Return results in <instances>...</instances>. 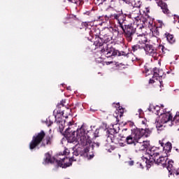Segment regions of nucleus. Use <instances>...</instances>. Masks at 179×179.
Returning a JSON list of instances; mask_svg holds the SVG:
<instances>
[{
  "mask_svg": "<svg viewBox=\"0 0 179 179\" xmlns=\"http://www.w3.org/2000/svg\"><path fill=\"white\" fill-rule=\"evenodd\" d=\"M99 34H95V41H94V45L99 47L100 53L101 57H106V58H110V57H115L118 54V50H115L113 45L107 44L113 40V36L111 35V31L110 28H106L105 29L100 31L98 29Z\"/></svg>",
  "mask_w": 179,
  "mask_h": 179,
  "instance_id": "1",
  "label": "nucleus"
},
{
  "mask_svg": "<svg viewBox=\"0 0 179 179\" xmlns=\"http://www.w3.org/2000/svg\"><path fill=\"white\" fill-rule=\"evenodd\" d=\"M109 19L110 20H116L118 27L122 29L124 38L127 40V43H132V41H138L139 36L136 34V28L132 26V24H127V15H124L122 13H111L109 15Z\"/></svg>",
  "mask_w": 179,
  "mask_h": 179,
  "instance_id": "2",
  "label": "nucleus"
},
{
  "mask_svg": "<svg viewBox=\"0 0 179 179\" xmlns=\"http://www.w3.org/2000/svg\"><path fill=\"white\" fill-rule=\"evenodd\" d=\"M77 142L79 146H84V152L89 153L92 145V139H96L94 137V131L89 130L86 132V127L82 125L79 130H77Z\"/></svg>",
  "mask_w": 179,
  "mask_h": 179,
  "instance_id": "3",
  "label": "nucleus"
},
{
  "mask_svg": "<svg viewBox=\"0 0 179 179\" xmlns=\"http://www.w3.org/2000/svg\"><path fill=\"white\" fill-rule=\"evenodd\" d=\"M52 137L48 136L45 137V132L41 130L39 133L35 134L32 140L29 143L30 150L34 149H40V148H45L48 145H51Z\"/></svg>",
  "mask_w": 179,
  "mask_h": 179,
  "instance_id": "4",
  "label": "nucleus"
},
{
  "mask_svg": "<svg viewBox=\"0 0 179 179\" xmlns=\"http://www.w3.org/2000/svg\"><path fill=\"white\" fill-rule=\"evenodd\" d=\"M152 129L150 128H133L131 129V134L126 138V142L127 145H134V146H135V144L138 141H140L141 138H143V136L149 138V136L152 135Z\"/></svg>",
  "mask_w": 179,
  "mask_h": 179,
  "instance_id": "5",
  "label": "nucleus"
},
{
  "mask_svg": "<svg viewBox=\"0 0 179 179\" xmlns=\"http://www.w3.org/2000/svg\"><path fill=\"white\" fill-rule=\"evenodd\" d=\"M121 135L117 133V130L115 129H109L106 131V142L107 143H115V145H117L120 143L121 141H122V138Z\"/></svg>",
  "mask_w": 179,
  "mask_h": 179,
  "instance_id": "6",
  "label": "nucleus"
},
{
  "mask_svg": "<svg viewBox=\"0 0 179 179\" xmlns=\"http://www.w3.org/2000/svg\"><path fill=\"white\" fill-rule=\"evenodd\" d=\"M68 143H73V142H78V131L79 129H76V124L75 122L70 121L68 123Z\"/></svg>",
  "mask_w": 179,
  "mask_h": 179,
  "instance_id": "7",
  "label": "nucleus"
},
{
  "mask_svg": "<svg viewBox=\"0 0 179 179\" xmlns=\"http://www.w3.org/2000/svg\"><path fill=\"white\" fill-rule=\"evenodd\" d=\"M145 164L148 167L152 166L154 163H155V164H157L158 166H162V167H167V160H169L167 157H162L159 155L156 158L148 159L147 157H145Z\"/></svg>",
  "mask_w": 179,
  "mask_h": 179,
  "instance_id": "8",
  "label": "nucleus"
},
{
  "mask_svg": "<svg viewBox=\"0 0 179 179\" xmlns=\"http://www.w3.org/2000/svg\"><path fill=\"white\" fill-rule=\"evenodd\" d=\"M45 162L46 163H50V164L56 163L59 167H62V169H66L68 167V163H65V157L57 159L52 157L48 152L45 155Z\"/></svg>",
  "mask_w": 179,
  "mask_h": 179,
  "instance_id": "9",
  "label": "nucleus"
},
{
  "mask_svg": "<svg viewBox=\"0 0 179 179\" xmlns=\"http://www.w3.org/2000/svg\"><path fill=\"white\" fill-rule=\"evenodd\" d=\"M129 16L130 18L134 21V23L139 27V29H142V27H143V24H142V15H141V8H133ZM141 24L142 25L140 26Z\"/></svg>",
  "mask_w": 179,
  "mask_h": 179,
  "instance_id": "10",
  "label": "nucleus"
},
{
  "mask_svg": "<svg viewBox=\"0 0 179 179\" xmlns=\"http://www.w3.org/2000/svg\"><path fill=\"white\" fill-rule=\"evenodd\" d=\"M146 43H148V40L143 41V45L141 46L143 50H144L145 52V54L147 55H150L154 58L157 57V49H156L153 45H150Z\"/></svg>",
  "mask_w": 179,
  "mask_h": 179,
  "instance_id": "11",
  "label": "nucleus"
},
{
  "mask_svg": "<svg viewBox=\"0 0 179 179\" xmlns=\"http://www.w3.org/2000/svg\"><path fill=\"white\" fill-rule=\"evenodd\" d=\"M159 118L160 120H159V122L157 124V128H159V129L164 127V124H167V122H173V115L170 112L161 113Z\"/></svg>",
  "mask_w": 179,
  "mask_h": 179,
  "instance_id": "12",
  "label": "nucleus"
},
{
  "mask_svg": "<svg viewBox=\"0 0 179 179\" xmlns=\"http://www.w3.org/2000/svg\"><path fill=\"white\" fill-rule=\"evenodd\" d=\"M150 148V141H143L141 142L137 141L134 145V149L136 152H141V150H148Z\"/></svg>",
  "mask_w": 179,
  "mask_h": 179,
  "instance_id": "13",
  "label": "nucleus"
},
{
  "mask_svg": "<svg viewBox=\"0 0 179 179\" xmlns=\"http://www.w3.org/2000/svg\"><path fill=\"white\" fill-rule=\"evenodd\" d=\"M149 155V159H156L157 157L160 156L159 149L156 147H150L147 150Z\"/></svg>",
  "mask_w": 179,
  "mask_h": 179,
  "instance_id": "14",
  "label": "nucleus"
},
{
  "mask_svg": "<svg viewBox=\"0 0 179 179\" xmlns=\"http://www.w3.org/2000/svg\"><path fill=\"white\" fill-rule=\"evenodd\" d=\"M155 1L157 2L158 6H160L164 13L169 14L170 13L167 3L163 2L162 0H155Z\"/></svg>",
  "mask_w": 179,
  "mask_h": 179,
  "instance_id": "15",
  "label": "nucleus"
},
{
  "mask_svg": "<svg viewBox=\"0 0 179 179\" xmlns=\"http://www.w3.org/2000/svg\"><path fill=\"white\" fill-rule=\"evenodd\" d=\"M159 145H161V146L163 148L164 150H165V152H167L168 153L171 152V149H173V145H171V143L170 142H167L166 143H164L163 142V141H159Z\"/></svg>",
  "mask_w": 179,
  "mask_h": 179,
  "instance_id": "16",
  "label": "nucleus"
},
{
  "mask_svg": "<svg viewBox=\"0 0 179 179\" xmlns=\"http://www.w3.org/2000/svg\"><path fill=\"white\" fill-rule=\"evenodd\" d=\"M165 37L166 38V40L169 44H174L176 43V38H174V35L166 32L165 33Z\"/></svg>",
  "mask_w": 179,
  "mask_h": 179,
  "instance_id": "17",
  "label": "nucleus"
},
{
  "mask_svg": "<svg viewBox=\"0 0 179 179\" xmlns=\"http://www.w3.org/2000/svg\"><path fill=\"white\" fill-rule=\"evenodd\" d=\"M70 150L73 152V155L74 156H79V153H80V147H79V145H76V146L73 148H70Z\"/></svg>",
  "mask_w": 179,
  "mask_h": 179,
  "instance_id": "18",
  "label": "nucleus"
},
{
  "mask_svg": "<svg viewBox=\"0 0 179 179\" xmlns=\"http://www.w3.org/2000/svg\"><path fill=\"white\" fill-rule=\"evenodd\" d=\"M132 5H134L133 8H139L141 9V6L142 5V2H141V0H133L131 1Z\"/></svg>",
  "mask_w": 179,
  "mask_h": 179,
  "instance_id": "19",
  "label": "nucleus"
},
{
  "mask_svg": "<svg viewBox=\"0 0 179 179\" xmlns=\"http://www.w3.org/2000/svg\"><path fill=\"white\" fill-rule=\"evenodd\" d=\"M142 23H146V24H148V27L150 26V27H153V20H150V17H148V19L143 20Z\"/></svg>",
  "mask_w": 179,
  "mask_h": 179,
  "instance_id": "20",
  "label": "nucleus"
},
{
  "mask_svg": "<svg viewBox=\"0 0 179 179\" xmlns=\"http://www.w3.org/2000/svg\"><path fill=\"white\" fill-rule=\"evenodd\" d=\"M109 30L110 31V36H113V34H114L115 36H118L120 34V31L118 28L111 27L110 29H109Z\"/></svg>",
  "mask_w": 179,
  "mask_h": 179,
  "instance_id": "21",
  "label": "nucleus"
},
{
  "mask_svg": "<svg viewBox=\"0 0 179 179\" xmlns=\"http://www.w3.org/2000/svg\"><path fill=\"white\" fill-rule=\"evenodd\" d=\"M158 50H159V52H162V54H166V52H169V50L164 47L163 45H159Z\"/></svg>",
  "mask_w": 179,
  "mask_h": 179,
  "instance_id": "22",
  "label": "nucleus"
},
{
  "mask_svg": "<svg viewBox=\"0 0 179 179\" xmlns=\"http://www.w3.org/2000/svg\"><path fill=\"white\" fill-rule=\"evenodd\" d=\"M151 31L155 37L160 36V31H159V28L157 27H156L155 28H152Z\"/></svg>",
  "mask_w": 179,
  "mask_h": 179,
  "instance_id": "23",
  "label": "nucleus"
},
{
  "mask_svg": "<svg viewBox=\"0 0 179 179\" xmlns=\"http://www.w3.org/2000/svg\"><path fill=\"white\" fill-rule=\"evenodd\" d=\"M153 72V76L152 78H162V76L160 75L159 69L158 68H155L152 70Z\"/></svg>",
  "mask_w": 179,
  "mask_h": 179,
  "instance_id": "24",
  "label": "nucleus"
},
{
  "mask_svg": "<svg viewBox=\"0 0 179 179\" xmlns=\"http://www.w3.org/2000/svg\"><path fill=\"white\" fill-rule=\"evenodd\" d=\"M63 136H64L62 139V145H64V142H66V141H68V129H65V131L62 133Z\"/></svg>",
  "mask_w": 179,
  "mask_h": 179,
  "instance_id": "25",
  "label": "nucleus"
},
{
  "mask_svg": "<svg viewBox=\"0 0 179 179\" xmlns=\"http://www.w3.org/2000/svg\"><path fill=\"white\" fill-rule=\"evenodd\" d=\"M138 50H143V48H142V46H141L138 44L134 45L131 46V51H133V52H135L136 51H138Z\"/></svg>",
  "mask_w": 179,
  "mask_h": 179,
  "instance_id": "26",
  "label": "nucleus"
},
{
  "mask_svg": "<svg viewBox=\"0 0 179 179\" xmlns=\"http://www.w3.org/2000/svg\"><path fill=\"white\" fill-rule=\"evenodd\" d=\"M107 1L108 3L111 5V6H116L118 0H103V2Z\"/></svg>",
  "mask_w": 179,
  "mask_h": 179,
  "instance_id": "27",
  "label": "nucleus"
},
{
  "mask_svg": "<svg viewBox=\"0 0 179 179\" xmlns=\"http://www.w3.org/2000/svg\"><path fill=\"white\" fill-rule=\"evenodd\" d=\"M117 55H119V56L122 55L123 57H127L128 58V55H129V53H127L125 52H120L117 50Z\"/></svg>",
  "mask_w": 179,
  "mask_h": 179,
  "instance_id": "28",
  "label": "nucleus"
},
{
  "mask_svg": "<svg viewBox=\"0 0 179 179\" xmlns=\"http://www.w3.org/2000/svg\"><path fill=\"white\" fill-rule=\"evenodd\" d=\"M89 36H87V38L90 41H92L93 40V37L94 36V34H93V32L92 31H90L89 32Z\"/></svg>",
  "mask_w": 179,
  "mask_h": 179,
  "instance_id": "29",
  "label": "nucleus"
},
{
  "mask_svg": "<svg viewBox=\"0 0 179 179\" xmlns=\"http://www.w3.org/2000/svg\"><path fill=\"white\" fill-rule=\"evenodd\" d=\"M72 162H76V159H74L73 157L69 159L68 167H71V166H72Z\"/></svg>",
  "mask_w": 179,
  "mask_h": 179,
  "instance_id": "30",
  "label": "nucleus"
},
{
  "mask_svg": "<svg viewBox=\"0 0 179 179\" xmlns=\"http://www.w3.org/2000/svg\"><path fill=\"white\" fill-rule=\"evenodd\" d=\"M117 105L119 106V110L120 113V117H122V115L124 114V108H122V107L120 106V103H118Z\"/></svg>",
  "mask_w": 179,
  "mask_h": 179,
  "instance_id": "31",
  "label": "nucleus"
},
{
  "mask_svg": "<svg viewBox=\"0 0 179 179\" xmlns=\"http://www.w3.org/2000/svg\"><path fill=\"white\" fill-rule=\"evenodd\" d=\"M104 19V16H97L96 18L94 19V21L96 22H101Z\"/></svg>",
  "mask_w": 179,
  "mask_h": 179,
  "instance_id": "32",
  "label": "nucleus"
},
{
  "mask_svg": "<svg viewBox=\"0 0 179 179\" xmlns=\"http://www.w3.org/2000/svg\"><path fill=\"white\" fill-rule=\"evenodd\" d=\"M59 131L61 132V134H62V132H64V128H65L64 127V124H62V122H59Z\"/></svg>",
  "mask_w": 179,
  "mask_h": 179,
  "instance_id": "33",
  "label": "nucleus"
},
{
  "mask_svg": "<svg viewBox=\"0 0 179 179\" xmlns=\"http://www.w3.org/2000/svg\"><path fill=\"white\" fill-rule=\"evenodd\" d=\"M96 146V148H99L100 147V143H94V144H92L90 148H92V149H94V147Z\"/></svg>",
  "mask_w": 179,
  "mask_h": 179,
  "instance_id": "34",
  "label": "nucleus"
},
{
  "mask_svg": "<svg viewBox=\"0 0 179 179\" xmlns=\"http://www.w3.org/2000/svg\"><path fill=\"white\" fill-rule=\"evenodd\" d=\"M65 103V101L62 100L60 103L57 104V108L59 109L62 107H64V103Z\"/></svg>",
  "mask_w": 179,
  "mask_h": 179,
  "instance_id": "35",
  "label": "nucleus"
},
{
  "mask_svg": "<svg viewBox=\"0 0 179 179\" xmlns=\"http://www.w3.org/2000/svg\"><path fill=\"white\" fill-rule=\"evenodd\" d=\"M157 27L158 29H162V27H163V22L161 20H158V24H157Z\"/></svg>",
  "mask_w": 179,
  "mask_h": 179,
  "instance_id": "36",
  "label": "nucleus"
},
{
  "mask_svg": "<svg viewBox=\"0 0 179 179\" xmlns=\"http://www.w3.org/2000/svg\"><path fill=\"white\" fill-rule=\"evenodd\" d=\"M94 136L96 139V138H99V129H96L95 131H94Z\"/></svg>",
  "mask_w": 179,
  "mask_h": 179,
  "instance_id": "37",
  "label": "nucleus"
},
{
  "mask_svg": "<svg viewBox=\"0 0 179 179\" xmlns=\"http://www.w3.org/2000/svg\"><path fill=\"white\" fill-rule=\"evenodd\" d=\"M137 167L139 169H145V166L141 164V162H137Z\"/></svg>",
  "mask_w": 179,
  "mask_h": 179,
  "instance_id": "38",
  "label": "nucleus"
},
{
  "mask_svg": "<svg viewBox=\"0 0 179 179\" xmlns=\"http://www.w3.org/2000/svg\"><path fill=\"white\" fill-rule=\"evenodd\" d=\"M129 125L134 128V127H135V123H134V122H129Z\"/></svg>",
  "mask_w": 179,
  "mask_h": 179,
  "instance_id": "39",
  "label": "nucleus"
},
{
  "mask_svg": "<svg viewBox=\"0 0 179 179\" xmlns=\"http://www.w3.org/2000/svg\"><path fill=\"white\" fill-rule=\"evenodd\" d=\"M134 164L135 162L132 160L128 162L129 166H134Z\"/></svg>",
  "mask_w": 179,
  "mask_h": 179,
  "instance_id": "40",
  "label": "nucleus"
},
{
  "mask_svg": "<svg viewBox=\"0 0 179 179\" xmlns=\"http://www.w3.org/2000/svg\"><path fill=\"white\" fill-rule=\"evenodd\" d=\"M147 122H148V120H146V119H143L141 121V123L143 124V125H146Z\"/></svg>",
  "mask_w": 179,
  "mask_h": 179,
  "instance_id": "41",
  "label": "nucleus"
},
{
  "mask_svg": "<svg viewBox=\"0 0 179 179\" xmlns=\"http://www.w3.org/2000/svg\"><path fill=\"white\" fill-rule=\"evenodd\" d=\"M59 113L62 114V117H65L66 118H68V116H64V110H59Z\"/></svg>",
  "mask_w": 179,
  "mask_h": 179,
  "instance_id": "42",
  "label": "nucleus"
},
{
  "mask_svg": "<svg viewBox=\"0 0 179 179\" xmlns=\"http://www.w3.org/2000/svg\"><path fill=\"white\" fill-rule=\"evenodd\" d=\"M64 155H66V149H65V150L63 152V154H62V152H61L59 154V156H64Z\"/></svg>",
  "mask_w": 179,
  "mask_h": 179,
  "instance_id": "43",
  "label": "nucleus"
},
{
  "mask_svg": "<svg viewBox=\"0 0 179 179\" xmlns=\"http://www.w3.org/2000/svg\"><path fill=\"white\" fill-rule=\"evenodd\" d=\"M83 1V0H81ZM69 2H72V3H76V0H69Z\"/></svg>",
  "mask_w": 179,
  "mask_h": 179,
  "instance_id": "44",
  "label": "nucleus"
},
{
  "mask_svg": "<svg viewBox=\"0 0 179 179\" xmlns=\"http://www.w3.org/2000/svg\"><path fill=\"white\" fill-rule=\"evenodd\" d=\"M83 25L85 27H87V26H89V24L88 22H83Z\"/></svg>",
  "mask_w": 179,
  "mask_h": 179,
  "instance_id": "45",
  "label": "nucleus"
},
{
  "mask_svg": "<svg viewBox=\"0 0 179 179\" xmlns=\"http://www.w3.org/2000/svg\"><path fill=\"white\" fill-rule=\"evenodd\" d=\"M149 83H155V80L150 79Z\"/></svg>",
  "mask_w": 179,
  "mask_h": 179,
  "instance_id": "46",
  "label": "nucleus"
},
{
  "mask_svg": "<svg viewBox=\"0 0 179 179\" xmlns=\"http://www.w3.org/2000/svg\"><path fill=\"white\" fill-rule=\"evenodd\" d=\"M138 113H139V115H141V114L143 113V110H142V109H138Z\"/></svg>",
  "mask_w": 179,
  "mask_h": 179,
  "instance_id": "47",
  "label": "nucleus"
},
{
  "mask_svg": "<svg viewBox=\"0 0 179 179\" xmlns=\"http://www.w3.org/2000/svg\"><path fill=\"white\" fill-rule=\"evenodd\" d=\"M160 87H163V81L159 80Z\"/></svg>",
  "mask_w": 179,
  "mask_h": 179,
  "instance_id": "48",
  "label": "nucleus"
},
{
  "mask_svg": "<svg viewBox=\"0 0 179 179\" xmlns=\"http://www.w3.org/2000/svg\"><path fill=\"white\" fill-rule=\"evenodd\" d=\"M173 120H177L178 121V120H179V116L176 115V116L174 117Z\"/></svg>",
  "mask_w": 179,
  "mask_h": 179,
  "instance_id": "49",
  "label": "nucleus"
},
{
  "mask_svg": "<svg viewBox=\"0 0 179 179\" xmlns=\"http://www.w3.org/2000/svg\"><path fill=\"white\" fill-rule=\"evenodd\" d=\"M52 124H54V122L50 121V124H49L48 126L51 127V125H52Z\"/></svg>",
  "mask_w": 179,
  "mask_h": 179,
  "instance_id": "50",
  "label": "nucleus"
},
{
  "mask_svg": "<svg viewBox=\"0 0 179 179\" xmlns=\"http://www.w3.org/2000/svg\"><path fill=\"white\" fill-rule=\"evenodd\" d=\"M69 23H71V16L69 17Z\"/></svg>",
  "mask_w": 179,
  "mask_h": 179,
  "instance_id": "51",
  "label": "nucleus"
},
{
  "mask_svg": "<svg viewBox=\"0 0 179 179\" xmlns=\"http://www.w3.org/2000/svg\"><path fill=\"white\" fill-rule=\"evenodd\" d=\"M157 114L159 115V109H157Z\"/></svg>",
  "mask_w": 179,
  "mask_h": 179,
  "instance_id": "52",
  "label": "nucleus"
},
{
  "mask_svg": "<svg viewBox=\"0 0 179 179\" xmlns=\"http://www.w3.org/2000/svg\"><path fill=\"white\" fill-rule=\"evenodd\" d=\"M68 110H70L71 113H72V108H68Z\"/></svg>",
  "mask_w": 179,
  "mask_h": 179,
  "instance_id": "53",
  "label": "nucleus"
},
{
  "mask_svg": "<svg viewBox=\"0 0 179 179\" xmlns=\"http://www.w3.org/2000/svg\"><path fill=\"white\" fill-rule=\"evenodd\" d=\"M69 155H71V150L69 151L68 152V155L69 156Z\"/></svg>",
  "mask_w": 179,
  "mask_h": 179,
  "instance_id": "54",
  "label": "nucleus"
},
{
  "mask_svg": "<svg viewBox=\"0 0 179 179\" xmlns=\"http://www.w3.org/2000/svg\"><path fill=\"white\" fill-rule=\"evenodd\" d=\"M70 89H71V87H68V90H70Z\"/></svg>",
  "mask_w": 179,
  "mask_h": 179,
  "instance_id": "55",
  "label": "nucleus"
},
{
  "mask_svg": "<svg viewBox=\"0 0 179 179\" xmlns=\"http://www.w3.org/2000/svg\"><path fill=\"white\" fill-rule=\"evenodd\" d=\"M94 157V155H92H92H90V158H91V159H92V157Z\"/></svg>",
  "mask_w": 179,
  "mask_h": 179,
  "instance_id": "56",
  "label": "nucleus"
},
{
  "mask_svg": "<svg viewBox=\"0 0 179 179\" xmlns=\"http://www.w3.org/2000/svg\"><path fill=\"white\" fill-rule=\"evenodd\" d=\"M69 115H72V113H69Z\"/></svg>",
  "mask_w": 179,
  "mask_h": 179,
  "instance_id": "57",
  "label": "nucleus"
},
{
  "mask_svg": "<svg viewBox=\"0 0 179 179\" xmlns=\"http://www.w3.org/2000/svg\"><path fill=\"white\" fill-rule=\"evenodd\" d=\"M75 19H76V17H73V20H75Z\"/></svg>",
  "mask_w": 179,
  "mask_h": 179,
  "instance_id": "58",
  "label": "nucleus"
},
{
  "mask_svg": "<svg viewBox=\"0 0 179 179\" xmlns=\"http://www.w3.org/2000/svg\"><path fill=\"white\" fill-rule=\"evenodd\" d=\"M147 1H152V0H147Z\"/></svg>",
  "mask_w": 179,
  "mask_h": 179,
  "instance_id": "59",
  "label": "nucleus"
}]
</instances>
